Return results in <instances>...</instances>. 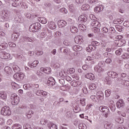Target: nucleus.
<instances>
[{
  "label": "nucleus",
  "instance_id": "1",
  "mask_svg": "<svg viewBox=\"0 0 129 129\" xmlns=\"http://www.w3.org/2000/svg\"><path fill=\"white\" fill-rule=\"evenodd\" d=\"M41 30V24L39 22H36L31 24L29 27V31L35 33Z\"/></svg>",
  "mask_w": 129,
  "mask_h": 129
},
{
  "label": "nucleus",
  "instance_id": "2",
  "mask_svg": "<svg viewBox=\"0 0 129 129\" xmlns=\"http://www.w3.org/2000/svg\"><path fill=\"white\" fill-rule=\"evenodd\" d=\"M78 21L81 24H84V26H85L86 28H88V26H89V22L87 20V17H86V16L81 15L79 17Z\"/></svg>",
  "mask_w": 129,
  "mask_h": 129
},
{
  "label": "nucleus",
  "instance_id": "3",
  "mask_svg": "<svg viewBox=\"0 0 129 129\" xmlns=\"http://www.w3.org/2000/svg\"><path fill=\"white\" fill-rule=\"evenodd\" d=\"M11 102L13 105H17L20 102V98L17 94H13L11 96Z\"/></svg>",
  "mask_w": 129,
  "mask_h": 129
},
{
  "label": "nucleus",
  "instance_id": "4",
  "mask_svg": "<svg viewBox=\"0 0 129 129\" xmlns=\"http://www.w3.org/2000/svg\"><path fill=\"white\" fill-rule=\"evenodd\" d=\"M1 114L2 115H11L12 114V111L11 110V108L9 106H4L2 108L1 110Z\"/></svg>",
  "mask_w": 129,
  "mask_h": 129
},
{
  "label": "nucleus",
  "instance_id": "5",
  "mask_svg": "<svg viewBox=\"0 0 129 129\" xmlns=\"http://www.w3.org/2000/svg\"><path fill=\"white\" fill-rule=\"evenodd\" d=\"M99 110L101 112H103L105 117L107 118L108 116V113H109V108H108V107L105 106H101L99 108Z\"/></svg>",
  "mask_w": 129,
  "mask_h": 129
},
{
  "label": "nucleus",
  "instance_id": "6",
  "mask_svg": "<svg viewBox=\"0 0 129 129\" xmlns=\"http://www.w3.org/2000/svg\"><path fill=\"white\" fill-rule=\"evenodd\" d=\"M24 77H25V75L22 73H17L14 75V78L16 80H18V81L23 80Z\"/></svg>",
  "mask_w": 129,
  "mask_h": 129
},
{
  "label": "nucleus",
  "instance_id": "7",
  "mask_svg": "<svg viewBox=\"0 0 129 129\" xmlns=\"http://www.w3.org/2000/svg\"><path fill=\"white\" fill-rule=\"evenodd\" d=\"M114 43L116 47H121L126 43V41H125V40L119 39V38H118V40H114Z\"/></svg>",
  "mask_w": 129,
  "mask_h": 129
},
{
  "label": "nucleus",
  "instance_id": "8",
  "mask_svg": "<svg viewBox=\"0 0 129 129\" xmlns=\"http://www.w3.org/2000/svg\"><path fill=\"white\" fill-rule=\"evenodd\" d=\"M104 96L103 92L101 91H99L97 93V96L96 97L98 101H101V100H103Z\"/></svg>",
  "mask_w": 129,
  "mask_h": 129
},
{
  "label": "nucleus",
  "instance_id": "9",
  "mask_svg": "<svg viewBox=\"0 0 129 129\" xmlns=\"http://www.w3.org/2000/svg\"><path fill=\"white\" fill-rule=\"evenodd\" d=\"M99 67H95L94 69L96 71V72H98L100 73L101 72V67H103L104 66V62L103 61H100L98 63Z\"/></svg>",
  "mask_w": 129,
  "mask_h": 129
},
{
  "label": "nucleus",
  "instance_id": "10",
  "mask_svg": "<svg viewBox=\"0 0 129 129\" xmlns=\"http://www.w3.org/2000/svg\"><path fill=\"white\" fill-rule=\"evenodd\" d=\"M0 57L2 59H9L11 57V54L5 51L0 52Z\"/></svg>",
  "mask_w": 129,
  "mask_h": 129
},
{
  "label": "nucleus",
  "instance_id": "11",
  "mask_svg": "<svg viewBox=\"0 0 129 129\" xmlns=\"http://www.w3.org/2000/svg\"><path fill=\"white\" fill-rule=\"evenodd\" d=\"M47 84L48 86H54V85L56 84L55 79H54L53 77L49 78L47 80Z\"/></svg>",
  "mask_w": 129,
  "mask_h": 129
},
{
  "label": "nucleus",
  "instance_id": "12",
  "mask_svg": "<svg viewBox=\"0 0 129 129\" xmlns=\"http://www.w3.org/2000/svg\"><path fill=\"white\" fill-rule=\"evenodd\" d=\"M107 75L109 76V77H110L111 78H117V76H118V74L116 73V72H114L113 71H110L107 73Z\"/></svg>",
  "mask_w": 129,
  "mask_h": 129
},
{
  "label": "nucleus",
  "instance_id": "13",
  "mask_svg": "<svg viewBox=\"0 0 129 129\" xmlns=\"http://www.w3.org/2000/svg\"><path fill=\"white\" fill-rule=\"evenodd\" d=\"M4 71L6 73L7 76L13 74V70L10 67H6L4 69Z\"/></svg>",
  "mask_w": 129,
  "mask_h": 129
},
{
  "label": "nucleus",
  "instance_id": "14",
  "mask_svg": "<svg viewBox=\"0 0 129 129\" xmlns=\"http://www.w3.org/2000/svg\"><path fill=\"white\" fill-rule=\"evenodd\" d=\"M57 25L59 28H64L67 25V22L64 20H59L57 22Z\"/></svg>",
  "mask_w": 129,
  "mask_h": 129
},
{
  "label": "nucleus",
  "instance_id": "15",
  "mask_svg": "<svg viewBox=\"0 0 129 129\" xmlns=\"http://www.w3.org/2000/svg\"><path fill=\"white\" fill-rule=\"evenodd\" d=\"M85 78H87V79H89L92 81L94 80V79H95V76L92 73H88L86 74V75L85 76Z\"/></svg>",
  "mask_w": 129,
  "mask_h": 129
},
{
  "label": "nucleus",
  "instance_id": "16",
  "mask_svg": "<svg viewBox=\"0 0 129 129\" xmlns=\"http://www.w3.org/2000/svg\"><path fill=\"white\" fill-rule=\"evenodd\" d=\"M47 127L50 129H58V127L52 122H48L47 124Z\"/></svg>",
  "mask_w": 129,
  "mask_h": 129
},
{
  "label": "nucleus",
  "instance_id": "17",
  "mask_svg": "<svg viewBox=\"0 0 129 129\" xmlns=\"http://www.w3.org/2000/svg\"><path fill=\"white\" fill-rule=\"evenodd\" d=\"M116 105L117 108H120V107H123L125 105L124 102L122 99H120L119 101L116 102Z\"/></svg>",
  "mask_w": 129,
  "mask_h": 129
},
{
  "label": "nucleus",
  "instance_id": "18",
  "mask_svg": "<svg viewBox=\"0 0 129 129\" xmlns=\"http://www.w3.org/2000/svg\"><path fill=\"white\" fill-rule=\"evenodd\" d=\"M104 9V7L103 6L99 5L95 7V12H96V13H100V12H102Z\"/></svg>",
  "mask_w": 129,
  "mask_h": 129
},
{
  "label": "nucleus",
  "instance_id": "19",
  "mask_svg": "<svg viewBox=\"0 0 129 129\" xmlns=\"http://www.w3.org/2000/svg\"><path fill=\"white\" fill-rule=\"evenodd\" d=\"M91 25L92 27H95V28H96V27H98V28H99L101 25L100 24V23L97 21H93L91 22Z\"/></svg>",
  "mask_w": 129,
  "mask_h": 129
},
{
  "label": "nucleus",
  "instance_id": "20",
  "mask_svg": "<svg viewBox=\"0 0 129 129\" xmlns=\"http://www.w3.org/2000/svg\"><path fill=\"white\" fill-rule=\"evenodd\" d=\"M57 26H56V24L54 22H50L48 25V28L50 29V30H55Z\"/></svg>",
  "mask_w": 129,
  "mask_h": 129
},
{
  "label": "nucleus",
  "instance_id": "21",
  "mask_svg": "<svg viewBox=\"0 0 129 129\" xmlns=\"http://www.w3.org/2000/svg\"><path fill=\"white\" fill-rule=\"evenodd\" d=\"M73 49L76 52H79V51L82 50V47L80 46V45H75L73 46Z\"/></svg>",
  "mask_w": 129,
  "mask_h": 129
},
{
  "label": "nucleus",
  "instance_id": "22",
  "mask_svg": "<svg viewBox=\"0 0 129 129\" xmlns=\"http://www.w3.org/2000/svg\"><path fill=\"white\" fill-rule=\"evenodd\" d=\"M69 10L71 13L72 14H76L77 9L73 7V5H71L69 6Z\"/></svg>",
  "mask_w": 129,
  "mask_h": 129
},
{
  "label": "nucleus",
  "instance_id": "23",
  "mask_svg": "<svg viewBox=\"0 0 129 129\" xmlns=\"http://www.w3.org/2000/svg\"><path fill=\"white\" fill-rule=\"evenodd\" d=\"M23 42H31V43H33V42H34V38L27 37L26 36L23 38Z\"/></svg>",
  "mask_w": 129,
  "mask_h": 129
},
{
  "label": "nucleus",
  "instance_id": "24",
  "mask_svg": "<svg viewBox=\"0 0 129 129\" xmlns=\"http://www.w3.org/2000/svg\"><path fill=\"white\" fill-rule=\"evenodd\" d=\"M0 97L1 99H3V100H6L7 99V95L6 92L4 91H1L0 92Z\"/></svg>",
  "mask_w": 129,
  "mask_h": 129
},
{
  "label": "nucleus",
  "instance_id": "25",
  "mask_svg": "<svg viewBox=\"0 0 129 129\" xmlns=\"http://www.w3.org/2000/svg\"><path fill=\"white\" fill-rule=\"evenodd\" d=\"M70 31L73 34H76V33H78V28L75 26H71Z\"/></svg>",
  "mask_w": 129,
  "mask_h": 129
},
{
  "label": "nucleus",
  "instance_id": "26",
  "mask_svg": "<svg viewBox=\"0 0 129 129\" xmlns=\"http://www.w3.org/2000/svg\"><path fill=\"white\" fill-rule=\"evenodd\" d=\"M90 8V6H89L88 4H84L82 6V10L83 11H88V10H89Z\"/></svg>",
  "mask_w": 129,
  "mask_h": 129
},
{
  "label": "nucleus",
  "instance_id": "27",
  "mask_svg": "<svg viewBox=\"0 0 129 129\" xmlns=\"http://www.w3.org/2000/svg\"><path fill=\"white\" fill-rule=\"evenodd\" d=\"M8 47V43H3L0 45V49L5 50V49H7Z\"/></svg>",
  "mask_w": 129,
  "mask_h": 129
},
{
  "label": "nucleus",
  "instance_id": "28",
  "mask_svg": "<svg viewBox=\"0 0 129 129\" xmlns=\"http://www.w3.org/2000/svg\"><path fill=\"white\" fill-rule=\"evenodd\" d=\"M22 128V125L20 124H14L12 127V129H21Z\"/></svg>",
  "mask_w": 129,
  "mask_h": 129
},
{
  "label": "nucleus",
  "instance_id": "29",
  "mask_svg": "<svg viewBox=\"0 0 129 129\" xmlns=\"http://www.w3.org/2000/svg\"><path fill=\"white\" fill-rule=\"evenodd\" d=\"M115 29H114V28L113 27H110L109 28V35H113L114 34H115Z\"/></svg>",
  "mask_w": 129,
  "mask_h": 129
},
{
  "label": "nucleus",
  "instance_id": "30",
  "mask_svg": "<svg viewBox=\"0 0 129 129\" xmlns=\"http://www.w3.org/2000/svg\"><path fill=\"white\" fill-rule=\"evenodd\" d=\"M60 52H62L66 54L67 55L68 54V48H66V47H62L60 48Z\"/></svg>",
  "mask_w": 129,
  "mask_h": 129
},
{
  "label": "nucleus",
  "instance_id": "31",
  "mask_svg": "<svg viewBox=\"0 0 129 129\" xmlns=\"http://www.w3.org/2000/svg\"><path fill=\"white\" fill-rule=\"evenodd\" d=\"M34 114V111L32 110L29 111L27 113H26V116H27L28 118H31L33 115Z\"/></svg>",
  "mask_w": 129,
  "mask_h": 129
},
{
  "label": "nucleus",
  "instance_id": "32",
  "mask_svg": "<svg viewBox=\"0 0 129 129\" xmlns=\"http://www.w3.org/2000/svg\"><path fill=\"white\" fill-rule=\"evenodd\" d=\"M79 129H87L86 125L84 123H81L79 124Z\"/></svg>",
  "mask_w": 129,
  "mask_h": 129
},
{
  "label": "nucleus",
  "instance_id": "33",
  "mask_svg": "<svg viewBox=\"0 0 129 129\" xmlns=\"http://www.w3.org/2000/svg\"><path fill=\"white\" fill-rule=\"evenodd\" d=\"M89 4H92V5L95 6V5H97L99 2L98 0H89Z\"/></svg>",
  "mask_w": 129,
  "mask_h": 129
},
{
  "label": "nucleus",
  "instance_id": "34",
  "mask_svg": "<svg viewBox=\"0 0 129 129\" xmlns=\"http://www.w3.org/2000/svg\"><path fill=\"white\" fill-rule=\"evenodd\" d=\"M52 70L50 68H45L44 73H46V74H50Z\"/></svg>",
  "mask_w": 129,
  "mask_h": 129
},
{
  "label": "nucleus",
  "instance_id": "35",
  "mask_svg": "<svg viewBox=\"0 0 129 129\" xmlns=\"http://www.w3.org/2000/svg\"><path fill=\"white\" fill-rule=\"evenodd\" d=\"M68 73H69V74H73L75 73V69L74 68L68 69Z\"/></svg>",
  "mask_w": 129,
  "mask_h": 129
},
{
  "label": "nucleus",
  "instance_id": "36",
  "mask_svg": "<svg viewBox=\"0 0 129 129\" xmlns=\"http://www.w3.org/2000/svg\"><path fill=\"white\" fill-rule=\"evenodd\" d=\"M92 31H93L94 33H96L97 34L100 33V29L99 28L94 27L92 28Z\"/></svg>",
  "mask_w": 129,
  "mask_h": 129
},
{
  "label": "nucleus",
  "instance_id": "37",
  "mask_svg": "<svg viewBox=\"0 0 129 129\" xmlns=\"http://www.w3.org/2000/svg\"><path fill=\"white\" fill-rule=\"evenodd\" d=\"M92 46H93L94 49H96V46H99L100 45V43L97 42V41H93L92 42Z\"/></svg>",
  "mask_w": 129,
  "mask_h": 129
},
{
  "label": "nucleus",
  "instance_id": "38",
  "mask_svg": "<svg viewBox=\"0 0 129 129\" xmlns=\"http://www.w3.org/2000/svg\"><path fill=\"white\" fill-rule=\"evenodd\" d=\"M40 21L41 22L42 24H47V19L44 17L39 18Z\"/></svg>",
  "mask_w": 129,
  "mask_h": 129
},
{
  "label": "nucleus",
  "instance_id": "39",
  "mask_svg": "<svg viewBox=\"0 0 129 129\" xmlns=\"http://www.w3.org/2000/svg\"><path fill=\"white\" fill-rule=\"evenodd\" d=\"M13 68L14 72L16 73H18V72H19L20 70V68H19L18 66H13Z\"/></svg>",
  "mask_w": 129,
  "mask_h": 129
},
{
  "label": "nucleus",
  "instance_id": "40",
  "mask_svg": "<svg viewBox=\"0 0 129 129\" xmlns=\"http://www.w3.org/2000/svg\"><path fill=\"white\" fill-rule=\"evenodd\" d=\"M59 12L62 14H68V11L65 8H62L59 9Z\"/></svg>",
  "mask_w": 129,
  "mask_h": 129
},
{
  "label": "nucleus",
  "instance_id": "41",
  "mask_svg": "<svg viewBox=\"0 0 129 129\" xmlns=\"http://www.w3.org/2000/svg\"><path fill=\"white\" fill-rule=\"evenodd\" d=\"M105 82L108 85H110V84H111V80H110L109 77H106L105 80Z\"/></svg>",
  "mask_w": 129,
  "mask_h": 129
},
{
  "label": "nucleus",
  "instance_id": "42",
  "mask_svg": "<svg viewBox=\"0 0 129 129\" xmlns=\"http://www.w3.org/2000/svg\"><path fill=\"white\" fill-rule=\"evenodd\" d=\"M115 28L118 32H122V29H123V28H122V26H121L120 25H116Z\"/></svg>",
  "mask_w": 129,
  "mask_h": 129
},
{
  "label": "nucleus",
  "instance_id": "43",
  "mask_svg": "<svg viewBox=\"0 0 129 129\" xmlns=\"http://www.w3.org/2000/svg\"><path fill=\"white\" fill-rule=\"evenodd\" d=\"M121 84H122V85H124V86H128L129 81L123 80L122 82H121Z\"/></svg>",
  "mask_w": 129,
  "mask_h": 129
},
{
  "label": "nucleus",
  "instance_id": "44",
  "mask_svg": "<svg viewBox=\"0 0 129 129\" xmlns=\"http://www.w3.org/2000/svg\"><path fill=\"white\" fill-rule=\"evenodd\" d=\"M66 115L67 117H68V118H69L72 117V116H73V114H72V112L70 111L66 113Z\"/></svg>",
  "mask_w": 129,
  "mask_h": 129
},
{
  "label": "nucleus",
  "instance_id": "45",
  "mask_svg": "<svg viewBox=\"0 0 129 129\" xmlns=\"http://www.w3.org/2000/svg\"><path fill=\"white\" fill-rule=\"evenodd\" d=\"M122 52V49L119 48V49L116 50L115 54L117 56H119V55H121Z\"/></svg>",
  "mask_w": 129,
  "mask_h": 129
},
{
  "label": "nucleus",
  "instance_id": "46",
  "mask_svg": "<svg viewBox=\"0 0 129 129\" xmlns=\"http://www.w3.org/2000/svg\"><path fill=\"white\" fill-rule=\"evenodd\" d=\"M121 57L123 59H128L129 58V53H125L122 55Z\"/></svg>",
  "mask_w": 129,
  "mask_h": 129
},
{
  "label": "nucleus",
  "instance_id": "47",
  "mask_svg": "<svg viewBox=\"0 0 129 129\" xmlns=\"http://www.w3.org/2000/svg\"><path fill=\"white\" fill-rule=\"evenodd\" d=\"M85 100H86V99L84 98L81 99L80 100V104H81V105H82V106H85V104H86Z\"/></svg>",
  "mask_w": 129,
  "mask_h": 129
},
{
  "label": "nucleus",
  "instance_id": "48",
  "mask_svg": "<svg viewBox=\"0 0 129 129\" xmlns=\"http://www.w3.org/2000/svg\"><path fill=\"white\" fill-rule=\"evenodd\" d=\"M110 90L108 89L105 91V94L106 95V97H108L110 96L111 94Z\"/></svg>",
  "mask_w": 129,
  "mask_h": 129
},
{
  "label": "nucleus",
  "instance_id": "49",
  "mask_svg": "<svg viewBox=\"0 0 129 129\" xmlns=\"http://www.w3.org/2000/svg\"><path fill=\"white\" fill-rule=\"evenodd\" d=\"M102 32L103 33H108L109 29L106 27H104L102 28Z\"/></svg>",
  "mask_w": 129,
  "mask_h": 129
},
{
  "label": "nucleus",
  "instance_id": "50",
  "mask_svg": "<svg viewBox=\"0 0 129 129\" xmlns=\"http://www.w3.org/2000/svg\"><path fill=\"white\" fill-rule=\"evenodd\" d=\"M112 126H111V124L108 123L104 125L105 128L106 129H111Z\"/></svg>",
  "mask_w": 129,
  "mask_h": 129
},
{
  "label": "nucleus",
  "instance_id": "51",
  "mask_svg": "<svg viewBox=\"0 0 129 129\" xmlns=\"http://www.w3.org/2000/svg\"><path fill=\"white\" fill-rule=\"evenodd\" d=\"M40 122L42 125H45V124L47 123L48 121L45 119H41Z\"/></svg>",
  "mask_w": 129,
  "mask_h": 129
},
{
  "label": "nucleus",
  "instance_id": "52",
  "mask_svg": "<svg viewBox=\"0 0 129 129\" xmlns=\"http://www.w3.org/2000/svg\"><path fill=\"white\" fill-rule=\"evenodd\" d=\"M82 91L85 94H88V90L87 89V88L86 87H83V88L82 89Z\"/></svg>",
  "mask_w": 129,
  "mask_h": 129
},
{
  "label": "nucleus",
  "instance_id": "53",
  "mask_svg": "<svg viewBox=\"0 0 129 129\" xmlns=\"http://www.w3.org/2000/svg\"><path fill=\"white\" fill-rule=\"evenodd\" d=\"M12 37H14L15 39H16V40H17L19 39V37H20V34L19 33H14L12 35Z\"/></svg>",
  "mask_w": 129,
  "mask_h": 129
},
{
  "label": "nucleus",
  "instance_id": "54",
  "mask_svg": "<svg viewBox=\"0 0 129 129\" xmlns=\"http://www.w3.org/2000/svg\"><path fill=\"white\" fill-rule=\"evenodd\" d=\"M104 56L107 57L108 58H111V57L113 56V54L110 53L105 52L104 53Z\"/></svg>",
  "mask_w": 129,
  "mask_h": 129
},
{
  "label": "nucleus",
  "instance_id": "55",
  "mask_svg": "<svg viewBox=\"0 0 129 129\" xmlns=\"http://www.w3.org/2000/svg\"><path fill=\"white\" fill-rule=\"evenodd\" d=\"M96 87H95V84H92L91 85L89 86V89L90 90H94V89H95Z\"/></svg>",
  "mask_w": 129,
  "mask_h": 129
},
{
  "label": "nucleus",
  "instance_id": "56",
  "mask_svg": "<svg viewBox=\"0 0 129 129\" xmlns=\"http://www.w3.org/2000/svg\"><path fill=\"white\" fill-rule=\"evenodd\" d=\"M123 25L124 27H126V28H129V21H125L123 23Z\"/></svg>",
  "mask_w": 129,
  "mask_h": 129
},
{
  "label": "nucleus",
  "instance_id": "57",
  "mask_svg": "<svg viewBox=\"0 0 129 129\" xmlns=\"http://www.w3.org/2000/svg\"><path fill=\"white\" fill-rule=\"evenodd\" d=\"M100 57V54L97 53L96 54H93V58L94 59H98Z\"/></svg>",
  "mask_w": 129,
  "mask_h": 129
},
{
  "label": "nucleus",
  "instance_id": "58",
  "mask_svg": "<svg viewBox=\"0 0 129 129\" xmlns=\"http://www.w3.org/2000/svg\"><path fill=\"white\" fill-rule=\"evenodd\" d=\"M61 104V103L59 101H56L53 103V105H54V106H60V104Z\"/></svg>",
  "mask_w": 129,
  "mask_h": 129
},
{
  "label": "nucleus",
  "instance_id": "59",
  "mask_svg": "<svg viewBox=\"0 0 129 129\" xmlns=\"http://www.w3.org/2000/svg\"><path fill=\"white\" fill-rule=\"evenodd\" d=\"M48 94V93L45 92L43 90L41 91V95H42V96H43V97H46V96H47V95Z\"/></svg>",
  "mask_w": 129,
  "mask_h": 129
},
{
  "label": "nucleus",
  "instance_id": "60",
  "mask_svg": "<svg viewBox=\"0 0 129 129\" xmlns=\"http://www.w3.org/2000/svg\"><path fill=\"white\" fill-rule=\"evenodd\" d=\"M42 93V90H38L36 91V94L38 96H41V94Z\"/></svg>",
  "mask_w": 129,
  "mask_h": 129
},
{
  "label": "nucleus",
  "instance_id": "61",
  "mask_svg": "<svg viewBox=\"0 0 129 129\" xmlns=\"http://www.w3.org/2000/svg\"><path fill=\"white\" fill-rule=\"evenodd\" d=\"M109 108L111 111H115V106L114 105L109 106Z\"/></svg>",
  "mask_w": 129,
  "mask_h": 129
},
{
  "label": "nucleus",
  "instance_id": "62",
  "mask_svg": "<svg viewBox=\"0 0 129 129\" xmlns=\"http://www.w3.org/2000/svg\"><path fill=\"white\" fill-rule=\"evenodd\" d=\"M63 45H65V46H70L71 43L69 41L66 40L63 41Z\"/></svg>",
  "mask_w": 129,
  "mask_h": 129
},
{
  "label": "nucleus",
  "instance_id": "63",
  "mask_svg": "<svg viewBox=\"0 0 129 129\" xmlns=\"http://www.w3.org/2000/svg\"><path fill=\"white\" fill-rule=\"evenodd\" d=\"M9 45L10 47H13V48H15V47H16V44L12 42H9Z\"/></svg>",
  "mask_w": 129,
  "mask_h": 129
},
{
  "label": "nucleus",
  "instance_id": "64",
  "mask_svg": "<svg viewBox=\"0 0 129 129\" xmlns=\"http://www.w3.org/2000/svg\"><path fill=\"white\" fill-rule=\"evenodd\" d=\"M24 129H33L32 127H31V126H30L29 124H27L25 126H24Z\"/></svg>",
  "mask_w": 129,
  "mask_h": 129
}]
</instances>
